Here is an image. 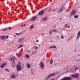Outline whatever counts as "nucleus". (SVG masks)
Returning <instances> with one entry per match:
<instances>
[{"mask_svg": "<svg viewBox=\"0 0 80 80\" xmlns=\"http://www.w3.org/2000/svg\"><path fill=\"white\" fill-rule=\"evenodd\" d=\"M15 60H16V58L15 57H11L10 59V61H12V68H15Z\"/></svg>", "mask_w": 80, "mask_h": 80, "instance_id": "f257e3e1", "label": "nucleus"}, {"mask_svg": "<svg viewBox=\"0 0 80 80\" xmlns=\"http://www.w3.org/2000/svg\"><path fill=\"white\" fill-rule=\"evenodd\" d=\"M39 65L41 68V70H43L44 69V63L42 62H41L39 64Z\"/></svg>", "mask_w": 80, "mask_h": 80, "instance_id": "f03ea898", "label": "nucleus"}, {"mask_svg": "<svg viewBox=\"0 0 80 80\" xmlns=\"http://www.w3.org/2000/svg\"><path fill=\"white\" fill-rule=\"evenodd\" d=\"M47 8L43 9L41 11V12H39V15H43V12L45 10H47Z\"/></svg>", "mask_w": 80, "mask_h": 80, "instance_id": "7ed1b4c3", "label": "nucleus"}, {"mask_svg": "<svg viewBox=\"0 0 80 80\" xmlns=\"http://www.w3.org/2000/svg\"><path fill=\"white\" fill-rule=\"evenodd\" d=\"M71 77L74 78H78V74L77 73L76 74H72L71 75Z\"/></svg>", "mask_w": 80, "mask_h": 80, "instance_id": "20e7f679", "label": "nucleus"}, {"mask_svg": "<svg viewBox=\"0 0 80 80\" xmlns=\"http://www.w3.org/2000/svg\"><path fill=\"white\" fill-rule=\"evenodd\" d=\"M66 9V8H65V6H63L61 8V9H60L58 11V12L60 13V12H62V10H65Z\"/></svg>", "mask_w": 80, "mask_h": 80, "instance_id": "39448f33", "label": "nucleus"}, {"mask_svg": "<svg viewBox=\"0 0 80 80\" xmlns=\"http://www.w3.org/2000/svg\"><path fill=\"white\" fill-rule=\"evenodd\" d=\"M20 70V63L18 64L17 66V71L19 72Z\"/></svg>", "mask_w": 80, "mask_h": 80, "instance_id": "423d86ee", "label": "nucleus"}, {"mask_svg": "<svg viewBox=\"0 0 80 80\" xmlns=\"http://www.w3.org/2000/svg\"><path fill=\"white\" fill-rule=\"evenodd\" d=\"M36 19H37V17L36 16L33 17L31 19V21H34V20H35Z\"/></svg>", "mask_w": 80, "mask_h": 80, "instance_id": "0eeeda50", "label": "nucleus"}, {"mask_svg": "<svg viewBox=\"0 0 80 80\" xmlns=\"http://www.w3.org/2000/svg\"><path fill=\"white\" fill-rule=\"evenodd\" d=\"M75 13H76V11H75L74 10H73L72 12L71 13V15H74Z\"/></svg>", "mask_w": 80, "mask_h": 80, "instance_id": "6e6552de", "label": "nucleus"}, {"mask_svg": "<svg viewBox=\"0 0 80 80\" xmlns=\"http://www.w3.org/2000/svg\"><path fill=\"white\" fill-rule=\"evenodd\" d=\"M7 65V63H4L3 64L1 65L0 67L1 68H3V67H5V65Z\"/></svg>", "mask_w": 80, "mask_h": 80, "instance_id": "1a4fd4ad", "label": "nucleus"}, {"mask_svg": "<svg viewBox=\"0 0 80 80\" xmlns=\"http://www.w3.org/2000/svg\"><path fill=\"white\" fill-rule=\"evenodd\" d=\"M11 29H12V28L9 27V28H6L4 29H3L2 30H3V31H5L6 30H11Z\"/></svg>", "mask_w": 80, "mask_h": 80, "instance_id": "9d476101", "label": "nucleus"}, {"mask_svg": "<svg viewBox=\"0 0 80 80\" xmlns=\"http://www.w3.org/2000/svg\"><path fill=\"white\" fill-rule=\"evenodd\" d=\"M55 74V73H52V74H51L49 75V77H53V76H54Z\"/></svg>", "mask_w": 80, "mask_h": 80, "instance_id": "9b49d317", "label": "nucleus"}, {"mask_svg": "<svg viewBox=\"0 0 80 80\" xmlns=\"http://www.w3.org/2000/svg\"><path fill=\"white\" fill-rule=\"evenodd\" d=\"M48 18L47 17H45L42 18V20L43 21H46L47 20Z\"/></svg>", "mask_w": 80, "mask_h": 80, "instance_id": "f8f14e48", "label": "nucleus"}, {"mask_svg": "<svg viewBox=\"0 0 80 80\" xmlns=\"http://www.w3.org/2000/svg\"><path fill=\"white\" fill-rule=\"evenodd\" d=\"M5 36H1L0 37V39H1V40H4L5 39Z\"/></svg>", "mask_w": 80, "mask_h": 80, "instance_id": "ddd939ff", "label": "nucleus"}, {"mask_svg": "<svg viewBox=\"0 0 80 80\" xmlns=\"http://www.w3.org/2000/svg\"><path fill=\"white\" fill-rule=\"evenodd\" d=\"M11 78H15V74H12L11 76Z\"/></svg>", "mask_w": 80, "mask_h": 80, "instance_id": "4468645a", "label": "nucleus"}, {"mask_svg": "<svg viewBox=\"0 0 80 80\" xmlns=\"http://www.w3.org/2000/svg\"><path fill=\"white\" fill-rule=\"evenodd\" d=\"M26 65L27 66V67H28V68H30L31 66L29 63H27L26 64Z\"/></svg>", "mask_w": 80, "mask_h": 80, "instance_id": "2eb2a0df", "label": "nucleus"}, {"mask_svg": "<svg viewBox=\"0 0 80 80\" xmlns=\"http://www.w3.org/2000/svg\"><path fill=\"white\" fill-rule=\"evenodd\" d=\"M80 32H79L78 33V36L77 38V39H78V37H80Z\"/></svg>", "mask_w": 80, "mask_h": 80, "instance_id": "dca6fc26", "label": "nucleus"}, {"mask_svg": "<svg viewBox=\"0 0 80 80\" xmlns=\"http://www.w3.org/2000/svg\"><path fill=\"white\" fill-rule=\"evenodd\" d=\"M34 28V27H33V25H32L30 27V28H31L32 29H33Z\"/></svg>", "mask_w": 80, "mask_h": 80, "instance_id": "f3484780", "label": "nucleus"}, {"mask_svg": "<svg viewBox=\"0 0 80 80\" xmlns=\"http://www.w3.org/2000/svg\"><path fill=\"white\" fill-rule=\"evenodd\" d=\"M52 32H58V31L56 29H53V30H52Z\"/></svg>", "mask_w": 80, "mask_h": 80, "instance_id": "a211bd4d", "label": "nucleus"}, {"mask_svg": "<svg viewBox=\"0 0 80 80\" xmlns=\"http://www.w3.org/2000/svg\"><path fill=\"white\" fill-rule=\"evenodd\" d=\"M24 39H25V38H24V37L22 38H21L20 41H22V40H24Z\"/></svg>", "mask_w": 80, "mask_h": 80, "instance_id": "6ab92c4d", "label": "nucleus"}, {"mask_svg": "<svg viewBox=\"0 0 80 80\" xmlns=\"http://www.w3.org/2000/svg\"><path fill=\"white\" fill-rule=\"evenodd\" d=\"M17 55L18 57H20V53H19L18 54H17Z\"/></svg>", "mask_w": 80, "mask_h": 80, "instance_id": "aec40b11", "label": "nucleus"}, {"mask_svg": "<svg viewBox=\"0 0 80 80\" xmlns=\"http://www.w3.org/2000/svg\"><path fill=\"white\" fill-rule=\"evenodd\" d=\"M78 17V15H75L74 16V18H77Z\"/></svg>", "mask_w": 80, "mask_h": 80, "instance_id": "412c9836", "label": "nucleus"}, {"mask_svg": "<svg viewBox=\"0 0 80 80\" xmlns=\"http://www.w3.org/2000/svg\"><path fill=\"white\" fill-rule=\"evenodd\" d=\"M25 57H27V58H29V56H28V54H26Z\"/></svg>", "mask_w": 80, "mask_h": 80, "instance_id": "4be33fe9", "label": "nucleus"}, {"mask_svg": "<svg viewBox=\"0 0 80 80\" xmlns=\"http://www.w3.org/2000/svg\"><path fill=\"white\" fill-rule=\"evenodd\" d=\"M52 63H53V60L52 59H51V61L50 62V64H52Z\"/></svg>", "mask_w": 80, "mask_h": 80, "instance_id": "5701e85b", "label": "nucleus"}, {"mask_svg": "<svg viewBox=\"0 0 80 80\" xmlns=\"http://www.w3.org/2000/svg\"><path fill=\"white\" fill-rule=\"evenodd\" d=\"M16 35H17V36H19V35H20V33H16Z\"/></svg>", "mask_w": 80, "mask_h": 80, "instance_id": "b1692460", "label": "nucleus"}, {"mask_svg": "<svg viewBox=\"0 0 80 80\" xmlns=\"http://www.w3.org/2000/svg\"><path fill=\"white\" fill-rule=\"evenodd\" d=\"M53 47H54L55 48H56V47L54 46H51L50 47V48H53Z\"/></svg>", "mask_w": 80, "mask_h": 80, "instance_id": "393cba45", "label": "nucleus"}, {"mask_svg": "<svg viewBox=\"0 0 80 80\" xmlns=\"http://www.w3.org/2000/svg\"><path fill=\"white\" fill-rule=\"evenodd\" d=\"M38 47H37V46H35L34 47V49H38Z\"/></svg>", "mask_w": 80, "mask_h": 80, "instance_id": "a878e982", "label": "nucleus"}, {"mask_svg": "<svg viewBox=\"0 0 80 80\" xmlns=\"http://www.w3.org/2000/svg\"><path fill=\"white\" fill-rule=\"evenodd\" d=\"M50 78V77H49V76H48L46 78V80H48V78Z\"/></svg>", "mask_w": 80, "mask_h": 80, "instance_id": "bb28decb", "label": "nucleus"}, {"mask_svg": "<svg viewBox=\"0 0 80 80\" xmlns=\"http://www.w3.org/2000/svg\"><path fill=\"white\" fill-rule=\"evenodd\" d=\"M52 31H50L49 32V34H52Z\"/></svg>", "mask_w": 80, "mask_h": 80, "instance_id": "cd10ccee", "label": "nucleus"}, {"mask_svg": "<svg viewBox=\"0 0 80 80\" xmlns=\"http://www.w3.org/2000/svg\"><path fill=\"white\" fill-rule=\"evenodd\" d=\"M6 70L8 72H9V70H8V69H6Z\"/></svg>", "mask_w": 80, "mask_h": 80, "instance_id": "c85d7f7f", "label": "nucleus"}, {"mask_svg": "<svg viewBox=\"0 0 80 80\" xmlns=\"http://www.w3.org/2000/svg\"><path fill=\"white\" fill-rule=\"evenodd\" d=\"M23 47V45H20V47Z\"/></svg>", "mask_w": 80, "mask_h": 80, "instance_id": "c756f323", "label": "nucleus"}, {"mask_svg": "<svg viewBox=\"0 0 80 80\" xmlns=\"http://www.w3.org/2000/svg\"><path fill=\"white\" fill-rule=\"evenodd\" d=\"M78 69H79V68H76V70H78Z\"/></svg>", "mask_w": 80, "mask_h": 80, "instance_id": "7c9ffc66", "label": "nucleus"}, {"mask_svg": "<svg viewBox=\"0 0 80 80\" xmlns=\"http://www.w3.org/2000/svg\"><path fill=\"white\" fill-rule=\"evenodd\" d=\"M18 42H20V39H18Z\"/></svg>", "mask_w": 80, "mask_h": 80, "instance_id": "2f4dec72", "label": "nucleus"}, {"mask_svg": "<svg viewBox=\"0 0 80 80\" xmlns=\"http://www.w3.org/2000/svg\"><path fill=\"white\" fill-rule=\"evenodd\" d=\"M50 80H54L53 78H51Z\"/></svg>", "mask_w": 80, "mask_h": 80, "instance_id": "473e14b6", "label": "nucleus"}, {"mask_svg": "<svg viewBox=\"0 0 80 80\" xmlns=\"http://www.w3.org/2000/svg\"><path fill=\"white\" fill-rule=\"evenodd\" d=\"M61 38H63V36H62Z\"/></svg>", "mask_w": 80, "mask_h": 80, "instance_id": "72a5a7b5", "label": "nucleus"}, {"mask_svg": "<svg viewBox=\"0 0 80 80\" xmlns=\"http://www.w3.org/2000/svg\"><path fill=\"white\" fill-rule=\"evenodd\" d=\"M68 25L66 24L65 25V27H67V26Z\"/></svg>", "mask_w": 80, "mask_h": 80, "instance_id": "f704fd0d", "label": "nucleus"}, {"mask_svg": "<svg viewBox=\"0 0 80 80\" xmlns=\"http://www.w3.org/2000/svg\"><path fill=\"white\" fill-rule=\"evenodd\" d=\"M20 48V46H19L18 48Z\"/></svg>", "mask_w": 80, "mask_h": 80, "instance_id": "c9c22d12", "label": "nucleus"}, {"mask_svg": "<svg viewBox=\"0 0 80 80\" xmlns=\"http://www.w3.org/2000/svg\"><path fill=\"white\" fill-rule=\"evenodd\" d=\"M7 38H8V36H7Z\"/></svg>", "mask_w": 80, "mask_h": 80, "instance_id": "e433bc0d", "label": "nucleus"}, {"mask_svg": "<svg viewBox=\"0 0 80 80\" xmlns=\"http://www.w3.org/2000/svg\"><path fill=\"white\" fill-rule=\"evenodd\" d=\"M42 35H44V34H42Z\"/></svg>", "mask_w": 80, "mask_h": 80, "instance_id": "4c0bfd02", "label": "nucleus"}, {"mask_svg": "<svg viewBox=\"0 0 80 80\" xmlns=\"http://www.w3.org/2000/svg\"><path fill=\"white\" fill-rule=\"evenodd\" d=\"M26 26V25H25V24L24 25V26Z\"/></svg>", "mask_w": 80, "mask_h": 80, "instance_id": "58836bf2", "label": "nucleus"}, {"mask_svg": "<svg viewBox=\"0 0 80 80\" xmlns=\"http://www.w3.org/2000/svg\"><path fill=\"white\" fill-rule=\"evenodd\" d=\"M22 27H23V25H22Z\"/></svg>", "mask_w": 80, "mask_h": 80, "instance_id": "ea45409f", "label": "nucleus"}, {"mask_svg": "<svg viewBox=\"0 0 80 80\" xmlns=\"http://www.w3.org/2000/svg\"><path fill=\"white\" fill-rule=\"evenodd\" d=\"M15 37H17V36H15Z\"/></svg>", "mask_w": 80, "mask_h": 80, "instance_id": "a19ab883", "label": "nucleus"}, {"mask_svg": "<svg viewBox=\"0 0 80 80\" xmlns=\"http://www.w3.org/2000/svg\"><path fill=\"white\" fill-rule=\"evenodd\" d=\"M18 62H19V61H18Z\"/></svg>", "mask_w": 80, "mask_h": 80, "instance_id": "79ce46f5", "label": "nucleus"}]
</instances>
